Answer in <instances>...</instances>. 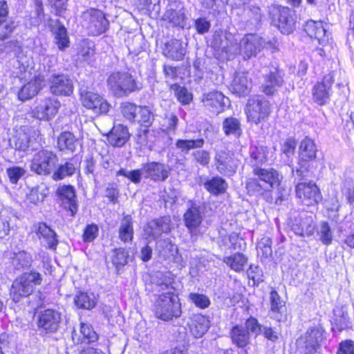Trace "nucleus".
I'll use <instances>...</instances> for the list:
<instances>
[{"label":"nucleus","instance_id":"29","mask_svg":"<svg viewBox=\"0 0 354 354\" xmlns=\"http://www.w3.org/2000/svg\"><path fill=\"white\" fill-rule=\"evenodd\" d=\"M51 32L59 50H62L68 47L70 41L66 28L58 20L51 25Z\"/></svg>","mask_w":354,"mask_h":354},{"label":"nucleus","instance_id":"26","mask_svg":"<svg viewBox=\"0 0 354 354\" xmlns=\"http://www.w3.org/2000/svg\"><path fill=\"white\" fill-rule=\"evenodd\" d=\"M189 325L192 335L195 338H200L208 330L210 322L207 317L201 314H196L191 317Z\"/></svg>","mask_w":354,"mask_h":354},{"label":"nucleus","instance_id":"9","mask_svg":"<svg viewBox=\"0 0 354 354\" xmlns=\"http://www.w3.org/2000/svg\"><path fill=\"white\" fill-rule=\"evenodd\" d=\"M324 329L321 326L310 328L297 340V346L306 354L315 353L323 339Z\"/></svg>","mask_w":354,"mask_h":354},{"label":"nucleus","instance_id":"18","mask_svg":"<svg viewBox=\"0 0 354 354\" xmlns=\"http://www.w3.org/2000/svg\"><path fill=\"white\" fill-rule=\"evenodd\" d=\"M59 106L60 103L57 100L46 97L33 109L32 115L39 120H48L57 113Z\"/></svg>","mask_w":354,"mask_h":354},{"label":"nucleus","instance_id":"33","mask_svg":"<svg viewBox=\"0 0 354 354\" xmlns=\"http://www.w3.org/2000/svg\"><path fill=\"white\" fill-rule=\"evenodd\" d=\"M268 149L264 146H252L250 147V164L254 169L268 160Z\"/></svg>","mask_w":354,"mask_h":354},{"label":"nucleus","instance_id":"27","mask_svg":"<svg viewBox=\"0 0 354 354\" xmlns=\"http://www.w3.org/2000/svg\"><path fill=\"white\" fill-rule=\"evenodd\" d=\"M44 79L39 75L26 84L19 91V99L21 101L30 99L36 95L39 91L44 86Z\"/></svg>","mask_w":354,"mask_h":354},{"label":"nucleus","instance_id":"15","mask_svg":"<svg viewBox=\"0 0 354 354\" xmlns=\"http://www.w3.org/2000/svg\"><path fill=\"white\" fill-rule=\"evenodd\" d=\"M236 40L230 32H216L213 37V48L222 53H225L230 55H235L238 53L236 46Z\"/></svg>","mask_w":354,"mask_h":354},{"label":"nucleus","instance_id":"24","mask_svg":"<svg viewBox=\"0 0 354 354\" xmlns=\"http://www.w3.org/2000/svg\"><path fill=\"white\" fill-rule=\"evenodd\" d=\"M304 30L310 37L317 39L319 44L325 46L328 43V35L322 21H308L305 26Z\"/></svg>","mask_w":354,"mask_h":354},{"label":"nucleus","instance_id":"63","mask_svg":"<svg viewBox=\"0 0 354 354\" xmlns=\"http://www.w3.org/2000/svg\"><path fill=\"white\" fill-rule=\"evenodd\" d=\"M192 156L196 162L201 166L206 167L210 161V154L208 151L198 149L192 152Z\"/></svg>","mask_w":354,"mask_h":354},{"label":"nucleus","instance_id":"4","mask_svg":"<svg viewBox=\"0 0 354 354\" xmlns=\"http://www.w3.org/2000/svg\"><path fill=\"white\" fill-rule=\"evenodd\" d=\"M42 277L35 270L25 272L17 278L10 288V296L15 302H18L22 297L29 296L34 290L35 286L40 285Z\"/></svg>","mask_w":354,"mask_h":354},{"label":"nucleus","instance_id":"52","mask_svg":"<svg viewBox=\"0 0 354 354\" xmlns=\"http://www.w3.org/2000/svg\"><path fill=\"white\" fill-rule=\"evenodd\" d=\"M30 141L28 134L22 131L17 132L13 138L15 147L19 151H26L29 147Z\"/></svg>","mask_w":354,"mask_h":354},{"label":"nucleus","instance_id":"35","mask_svg":"<svg viewBox=\"0 0 354 354\" xmlns=\"http://www.w3.org/2000/svg\"><path fill=\"white\" fill-rule=\"evenodd\" d=\"M270 299L271 302V311L273 313V317L279 322L283 320L286 317L284 315L285 304L281 299L278 292L274 290H272Z\"/></svg>","mask_w":354,"mask_h":354},{"label":"nucleus","instance_id":"62","mask_svg":"<svg viewBox=\"0 0 354 354\" xmlns=\"http://www.w3.org/2000/svg\"><path fill=\"white\" fill-rule=\"evenodd\" d=\"M119 237L124 243L131 241L133 237V228L131 223H123L119 229Z\"/></svg>","mask_w":354,"mask_h":354},{"label":"nucleus","instance_id":"61","mask_svg":"<svg viewBox=\"0 0 354 354\" xmlns=\"http://www.w3.org/2000/svg\"><path fill=\"white\" fill-rule=\"evenodd\" d=\"M143 175L142 169L129 171L126 169H121L117 172V176H122L130 180L133 183H139L141 181V176Z\"/></svg>","mask_w":354,"mask_h":354},{"label":"nucleus","instance_id":"17","mask_svg":"<svg viewBox=\"0 0 354 354\" xmlns=\"http://www.w3.org/2000/svg\"><path fill=\"white\" fill-rule=\"evenodd\" d=\"M201 101L207 110L218 114L224 110L229 102V99L221 92L213 91L203 94Z\"/></svg>","mask_w":354,"mask_h":354},{"label":"nucleus","instance_id":"2","mask_svg":"<svg viewBox=\"0 0 354 354\" xmlns=\"http://www.w3.org/2000/svg\"><path fill=\"white\" fill-rule=\"evenodd\" d=\"M109 90L117 97L128 96L130 93L142 88V84L127 72H113L106 80Z\"/></svg>","mask_w":354,"mask_h":354},{"label":"nucleus","instance_id":"3","mask_svg":"<svg viewBox=\"0 0 354 354\" xmlns=\"http://www.w3.org/2000/svg\"><path fill=\"white\" fill-rule=\"evenodd\" d=\"M156 316L162 320L169 321L181 315V304L178 297L173 292L160 295L154 304Z\"/></svg>","mask_w":354,"mask_h":354},{"label":"nucleus","instance_id":"42","mask_svg":"<svg viewBox=\"0 0 354 354\" xmlns=\"http://www.w3.org/2000/svg\"><path fill=\"white\" fill-rule=\"evenodd\" d=\"M75 303L78 308L91 309L96 304L95 298L93 294L80 292L75 298Z\"/></svg>","mask_w":354,"mask_h":354},{"label":"nucleus","instance_id":"11","mask_svg":"<svg viewBox=\"0 0 354 354\" xmlns=\"http://www.w3.org/2000/svg\"><path fill=\"white\" fill-rule=\"evenodd\" d=\"M82 17L86 23L88 31L93 35L102 34L109 28V22L100 10H88L84 12Z\"/></svg>","mask_w":354,"mask_h":354},{"label":"nucleus","instance_id":"49","mask_svg":"<svg viewBox=\"0 0 354 354\" xmlns=\"http://www.w3.org/2000/svg\"><path fill=\"white\" fill-rule=\"evenodd\" d=\"M248 24L255 28L261 25L262 19V13L259 7L256 6H250L248 10Z\"/></svg>","mask_w":354,"mask_h":354},{"label":"nucleus","instance_id":"16","mask_svg":"<svg viewBox=\"0 0 354 354\" xmlns=\"http://www.w3.org/2000/svg\"><path fill=\"white\" fill-rule=\"evenodd\" d=\"M333 83L334 76L332 73H328L324 77L322 82L315 85L313 95L316 103L324 105L329 101Z\"/></svg>","mask_w":354,"mask_h":354},{"label":"nucleus","instance_id":"57","mask_svg":"<svg viewBox=\"0 0 354 354\" xmlns=\"http://www.w3.org/2000/svg\"><path fill=\"white\" fill-rule=\"evenodd\" d=\"M271 245L272 241L269 237L262 238L257 245L258 254L265 258L271 257L272 254Z\"/></svg>","mask_w":354,"mask_h":354},{"label":"nucleus","instance_id":"34","mask_svg":"<svg viewBox=\"0 0 354 354\" xmlns=\"http://www.w3.org/2000/svg\"><path fill=\"white\" fill-rule=\"evenodd\" d=\"M204 187L210 194L218 196L226 192L228 185L223 178L214 176L206 180L204 183Z\"/></svg>","mask_w":354,"mask_h":354},{"label":"nucleus","instance_id":"20","mask_svg":"<svg viewBox=\"0 0 354 354\" xmlns=\"http://www.w3.org/2000/svg\"><path fill=\"white\" fill-rule=\"evenodd\" d=\"M50 92L57 95H70L73 92V81L64 74L53 75L49 79Z\"/></svg>","mask_w":354,"mask_h":354},{"label":"nucleus","instance_id":"6","mask_svg":"<svg viewBox=\"0 0 354 354\" xmlns=\"http://www.w3.org/2000/svg\"><path fill=\"white\" fill-rule=\"evenodd\" d=\"M245 111L248 120L258 124L268 117L270 103L261 95H253L248 100Z\"/></svg>","mask_w":354,"mask_h":354},{"label":"nucleus","instance_id":"12","mask_svg":"<svg viewBox=\"0 0 354 354\" xmlns=\"http://www.w3.org/2000/svg\"><path fill=\"white\" fill-rule=\"evenodd\" d=\"M82 105L88 109H91L96 114L106 113L111 105L99 94L90 91H81Z\"/></svg>","mask_w":354,"mask_h":354},{"label":"nucleus","instance_id":"8","mask_svg":"<svg viewBox=\"0 0 354 354\" xmlns=\"http://www.w3.org/2000/svg\"><path fill=\"white\" fill-rule=\"evenodd\" d=\"M240 160L230 151L220 150L214 156V165L218 173L225 176H232L239 166Z\"/></svg>","mask_w":354,"mask_h":354},{"label":"nucleus","instance_id":"60","mask_svg":"<svg viewBox=\"0 0 354 354\" xmlns=\"http://www.w3.org/2000/svg\"><path fill=\"white\" fill-rule=\"evenodd\" d=\"M244 328L249 332V335L254 334L256 337L263 331V326L254 317H250L245 321Z\"/></svg>","mask_w":354,"mask_h":354},{"label":"nucleus","instance_id":"36","mask_svg":"<svg viewBox=\"0 0 354 354\" xmlns=\"http://www.w3.org/2000/svg\"><path fill=\"white\" fill-rule=\"evenodd\" d=\"M77 145V139L69 131L62 133L57 138V147L60 151L74 152Z\"/></svg>","mask_w":354,"mask_h":354},{"label":"nucleus","instance_id":"56","mask_svg":"<svg viewBox=\"0 0 354 354\" xmlns=\"http://www.w3.org/2000/svg\"><path fill=\"white\" fill-rule=\"evenodd\" d=\"M121 112L124 118L129 121H134L137 116L138 107L136 104L125 102L121 104Z\"/></svg>","mask_w":354,"mask_h":354},{"label":"nucleus","instance_id":"25","mask_svg":"<svg viewBox=\"0 0 354 354\" xmlns=\"http://www.w3.org/2000/svg\"><path fill=\"white\" fill-rule=\"evenodd\" d=\"M265 82L261 86V91L267 95H273L277 88L281 86L283 78L277 68L270 70L269 73L264 74Z\"/></svg>","mask_w":354,"mask_h":354},{"label":"nucleus","instance_id":"7","mask_svg":"<svg viewBox=\"0 0 354 354\" xmlns=\"http://www.w3.org/2000/svg\"><path fill=\"white\" fill-rule=\"evenodd\" d=\"M58 157L51 151L41 150L36 153L31 161L30 169L38 175L46 176L55 171Z\"/></svg>","mask_w":354,"mask_h":354},{"label":"nucleus","instance_id":"51","mask_svg":"<svg viewBox=\"0 0 354 354\" xmlns=\"http://www.w3.org/2000/svg\"><path fill=\"white\" fill-rule=\"evenodd\" d=\"M164 17L174 26L183 27L185 25V15L180 11L167 10L164 15Z\"/></svg>","mask_w":354,"mask_h":354},{"label":"nucleus","instance_id":"54","mask_svg":"<svg viewBox=\"0 0 354 354\" xmlns=\"http://www.w3.org/2000/svg\"><path fill=\"white\" fill-rule=\"evenodd\" d=\"M189 299L194 305L201 309H205L210 305L209 297L205 295L192 292L189 295Z\"/></svg>","mask_w":354,"mask_h":354},{"label":"nucleus","instance_id":"10","mask_svg":"<svg viewBox=\"0 0 354 354\" xmlns=\"http://www.w3.org/2000/svg\"><path fill=\"white\" fill-rule=\"evenodd\" d=\"M62 314L54 309H46L39 313L37 315L38 329L44 333H55L61 325Z\"/></svg>","mask_w":354,"mask_h":354},{"label":"nucleus","instance_id":"41","mask_svg":"<svg viewBox=\"0 0 354 354\" xmlns=\"http://www.w3.org/2000/svg\"><path fill=\"white\" fill-rule=\"evenodd\" d=\"M247 261V258L241 253H236L233 256L227 257L223 259V261L236 272L242 271Z\"/></svg>","mask_w":354,"mask_h":354},{"label":"nucleus","instance_id":"43","mask_svg":"<svg viewBox=\"0 0 354 354\" xmlns=\"http://www.w3.org/2000/svg\"><path fill=\"white\" fill-rule=\"evenodd\" d=\"M167 224V223H147L144 227V230L148 236L156 239L163 232L168 230L169 226Z\"/></svg>","mask_w":354,"mask_h":354},{"label":"nucleus","instance_id":"22","mask_svg":"<svg viewBox=\"0 0 354 354\" xmlns=\"http://www.w3.org/2000/svg\"><path fill=\"white\" fill-rule=\"evenodd\" d=\"M142 171L145 178L157 182H163L169 177V169L167 167L158 162H151L142 165Z\"/></svg>","mask_w":354,"mask_h":354},{"label":"nucleus","instance_id":"1","mask_svg":"<svg viewBox=\"0 0 354 354\" xmlns=\"http://www.w3.org/2000/svg\"><path fill=\"white\" fill-rule=\"evenodd\" d=\"M317 151L313 140L306 138L301 142L298 167L292 168V174L295 180L302 181L312 176L311 165L317 157Z\"/></svg>","mask_w":354,"mask_h":354},{"label":"nucleus","instance_id":"55","mask_svg":"<svg viewBox=\"0 0 354 354\" xmlns=\"http://www.w3.org/2000/svg\"><path fill=\"white\" fill-rule=\"evenodd\" d=\"M138 113L140 115L139 122L141 123L142 126L148 128L152 124L154 120V115L148 107H139Z\"/></svg>","mask_w":354,"mask_h":354},{"label":"nucleus","instance_id":"50","mask_svg":"<svg viewBox=\"0 0 354 354\" xmlns=\"http://www.w3.org/2000/svg\"><path fill=\"white\" fill-rule=\"evenodd\" d=\"M75 171V165L71 162H66L65 164L60 165L58 169L55 171L53 178L55 180H61L66 176L73 175Z\"/></svg>","mask_w":354,"mask_h":354},{"label":"nucleus","instance_id":"59","mask_svg":"<svg viewBox=\"0 0 354 354\" xmlns=\"http://www.w3.org/2000/svg\"><path fill=\"white\" fill-rule=\"evenodd\" d=\"M113 252L112 262L117 268L124 266L127 263L129 255L124 249L120 248L115 249Z\"/></svg>","mask_w":354,"mask_h":354},{"label":"nucleus","instance_id":"64","mask_svg":"<svg viewBox=\"0 0 354 354\" xmlns=\"http://www.w3.org/2000/svg\"><path fill=\"white\" fill-rule=\"evenodd\" d=\"M318 233L320 235V239L325 245H329L333 240L332 232L330 227L328 226V223H322L319 227Z\"/></svg>","mask_w":354,"mask_h":354},{"label":"nucleus","instance_id":"28","mask_svg":"<svg viewBox=\"0 0 354 354\" xmlns=\"http://www.w3.org/2000/svg\"><path fill=\"white\" fill-rule=\"evenodd\" d=\"M129 136L127 127L122 124H118L112 128L107 135V138L111 145L120 147L128 141Z\"/></svg>","mask_w":354,"mask_h":354},{"label":"nucleus","instance_id":"39","mask_svg":"<svg viewBox=\"0 0 354 354\" xmlns=\"http://www.w3.org/2000/svg\"><path fill=\"white\" fill-rule=\"evenodd\" d=\"M223 130L226 136H234L239 138L242 134L240 121L234 117L227 118L223 122Z\"/></svg>","mask_w":354,"mask_h":354},{"label":"nucleus","instance_id":"46","mask_svg":"<svg viewBox=\"0 0 354 354\" xmlns=\"http://www.w3.org/2000/svg\"><path fill=\"white\" fill-rule=\"evenodd\" d=\"M80 334L82 337L78 339V343H91L96 341L98 338L97 333L88 324L82 323L81 324Z\"/></svg>","mask_w":354,"mask_h":354},{"label":"nucleus","instance_id":"19","mask_svg":"<svg viewBox=\"0 0 354 354\" xmlns=\"http://www.w3.org/2000/svg\"><path fill=\"white\" fill-rule=\"evenodd\" d=\"M57 194L64 208L68 210L71 216H74L78 210L75 188L71 185L60 186L57 190Z\"/></svg>","mask_w":354,"mask_h":354},{"label":"nucleus","instance_id":"38","mask_svg":"<svg viewBox=\"0 0 354 354\" xmlns=\"http://www.w3.org/2000/svg\"><path fill=\"white\" fill-rule=\"evenodd\" d=\"M205 144L203 138L198 139H178L175 145L182 153L187 154L190 150L201 149Z\"/></svg>","mask_w":354,"mask_h":354},{"label":"nucleus","instance_id":"45","mask_svg":"<svg viewBox=\"0 0 354 354\" xmlns=\"http://www.w3.org/2000/svg\"><path fill=\"white\" fill-rule=\"evenodd\" d=\"M38 232L46 239L48 247L54 248L57 244L55 232L46 225V223H40Z\"/></svg>","mask_w":354,"mask_h":354},{"label":"nucleus","instance_id":"5","mask_svg":"<svg viewBox=\"0 0 354 354\" xmlns=\"http://www.w3.org/2000/svg\"><path fill=\"white\" fill-rule=\"evenodd\" d=\"M268 15L271 24L277 27L281 33L289 35L295 30V15L288 8L272 4L268 7Z\"/></svg>","mask_w":354,"mask_h":354},{"label":"nucleus","instance_id":"53","mask_svg":"<svg viewBox=\"0 0 354 354\" xmlns=\"http://www.w3.org/2000/svg\"><path fill=\"white\" fill-rule=\"evenodd\" d=\"M296 146L297 140L293 138H287L281 145L282 154L287 157L288 159L286 161L289 165L290 163L292 162V160H290V158L293 156L295 154Z\"/></svg>","mask_w":354,"mask_h":354},{"label":"nucleus","instance_id":"14","mask_svg":"<svg viewBox=\"0 0 354 354\" xmlns=\"http://www.w3.org/2000/svg\"><path fill=\"white\" fill-rule=\"evenodd\" d=\"M297 196L307 206L317 204L321 198L319 190L312 182H300L296 186Z\"/></svg>","mask_w":354,"mask_h":354},{"label":"nucleus","instance_id":"30","mask_svg":"<svg viewBox=\"0 0 354 354\" xmlns=\"http://www.w3.org/2000/svg\"><path fill=\"white\" fill-rule=\"evenodd\" d=\"M232 342L239 348H244L250 342V335L243 326L236 325L230 330Z\"/></svg>","mask_w":354,"mask_h":354},{"label":"nucleus","instance_id":"37","mask_svg":"<svg viewBox=\"0 0 354 354\" xmlns=\"http://www.w3.org/2000/svg\"><path fill=\"white\" fill-rule=\"evenodd\" d=\"M274 192L270 194V196H267V201L277 205H281L283 202L287 201L290 196L291 189L286 186L283 181L280 185H277Z\"/></svg>","mask_w":354,"mask_h":354},{"label":"nucleus","instance_id":"23","mask_svg":"<svg viewBox=\"0 0 354 354\" xmlns=\"http://www.w3.org/2000/svg\"><path fill=\"white\" fill-rule=\"evenodd\" d=\"M252 86V82L248 73L236 72L230 84V89L239 96H245L250 93Z\"/></svg>","mask_w":354,"mask_h":354},{"label":"nucleus","instance_id":"48","mask_svg":"<svg viewBox=\"0 0 354 354\" xmlns=\"http://www.w3.org/2000/svg\"><path fill=\"white\" fill-rule=\"evenodd\" d=\"M190 207L184 214L185 221H201L203 219V208L190 202Z\"/></svg>","mask_w":354,"mask_h":354},{"label":"nucleus","instance_id":"32","mask_svg":"<svg viewBox=\"0 0 354 354\" xmlns=\"http://www.w3.org/2000/svg\"><path fill=\"white\" fill-rule=\"evenodd\" d=\"M10 259L12 266L17 270L30 268L32 262L31 254L24 250L12 253Z\"/></svg>","mask_w":354,"mask_h":354},{"label":"nucleus","instance_id":"13","mask_svg":"<svg viewBox=\"0 0 354 354\" xmlns=\"http://www.w3.org/2000/svg\"><path fill=\"white\" fill-rule=\"evenodd\" d=\"M264 41L257 35H247L240 41L239 51L243 59H249L257 55L264 46Z\"/></svg>","mask_w":354,"mask_h":354},{"label":"nucleus","instance_id":"21","mask_svg":"<svg viewBox=\"0 0 354 354\" xmlns=\"http://www.w3.org/2000/svg\"><path fill=\"white\" fill-rule=\"evenodd\" d=\"M253 173L263 183L265 189H275L283 180V176L273 168L257 167L253 169Z\"/></svg>","mask_w":354,"mask_h":354},{"label":"nucleus","instance_id":"44","mask_svg":"<svg viewBox=\"0 0 354 354\" xmlns=\"http://www.w3.org/2000/svg\"><path fill=\"white\" fill-rule=\"evenodd\" d=\"M95 55V50L92 43L84 40L80 42L77 53L78 59L84 62H89Z\"/></svg>","mask_w":354,"mask_h":354},{"label":"nucleus","instance_id":"40","mask_svg":"<svg viewBox=\"0 0 354 354\" xmlns=\"http://www.w3.org/2000/svg\"><path fill=\"white\" fill-rule=\"evenodd\" d=\"M17 24L12 17L0 20V41L9 38L17 28Z\"/></svg>","mask_w":354,"mask_h":354},{"label":"nucleus","instance_id":"31","mask_svg":"<svg viewBox=\"0 0 354 354\" xmlns=\"http://www.w3.org/2000/svg\"><path fill=\"white\" fill-rule=\"evenodd\" d=\"M164 54L172 60L178 61L183 59L185 50L180 40L171 39L166 44Z\"/></svg>","mask_w":354,"mask_h":354},{"label":"nucleus","instance_id":"47","mask_svg":"<svg viewBox=\"0 0 354 354\" xmlns=\"http://www.w3.org/2000/svg\"><path fill=\"white\" fill-rule=\"evenodd\" d=\"M335 312V318L334 319L333 330L341 332L348 326L349 317L347 312L343 309L337 310Z\"/></svg>","mask_w":354,"mask_h":354},{"label":"nucleus","instance_id":"58","mask_svg":"<svg viewBox=\"0 0 354 354\" xmlns=\"http://www.w3.org/2000/svg\"><path fill=\"white\" fill-rule=\"evenodd\" d=\"M44 188L41 186H37L32 188L30 192L27 194V200L33 204H37L42 202L46 197V194L44 192Z\"/></svg>","mask_w":354,"mask_h":354}]
</instances>
